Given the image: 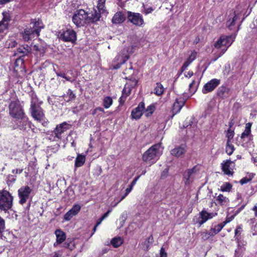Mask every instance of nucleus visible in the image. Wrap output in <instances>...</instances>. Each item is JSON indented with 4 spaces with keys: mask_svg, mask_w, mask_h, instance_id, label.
<instances>
[{
    "mask_svg": "<svg viewBox=\"0 0 257 257\" xmlns=\"http://www.w3.org/2000/svg\"><path fill=\"white\" fill-rule=\"evenodd\" d=\"M43 28L44 25L41 21L38 20L31 23L30 27L26 28L21 33L23 40L28 42L39 37L41 29Z\"/></svg>",
    "mask_w": 257,
    "mask_h": 257,
    "instance_id": "nucleus-1",
    "label": "nucleus"
},
{
    "mask_svg": "<svg viewBox=\"0 0 257 257\" xmlns=\"http://www.w3.org/2000/svg\"><path fill=\"white\" fill-rule=\"evenodd\" d=\"M160 149L161 144L153 145L143 154L142 160L146 162L158 160L162 154Z\"/></svg>",
    "mask_w": 257,
    "mask_h": 257,
    "instance_id": "nucleus-2",
    "label": "nucleus"
},
{
    "mask_svg": "<svg viewBox=\"0 0 257 257\" xmlns=\"http://www.w3.org/2000/svg\"><path fill=\"white\" fill-rule=\"evenodd\" d=\"M13 197L7 190L0 191V210L7 212L13 206Z\"/></svg>",
    "mask_w": 257,
    "mask_h": 257,
    "instance_id": "nucleus-3",
    "label": "nucleus"
},
{
    "mask_svg": "<svg viewBox=\"0 0 257 257\" xmlns=\"http://www.w3.org/2000/svg\"><path fill=\"white\" fill-rule=\"evenodd\" d=\"M9 114L16 119L26 115L22 106L19 102L12 101L9 106Z\"/></svg>",
    "mask_w": 257,
    "mask_h": 257,
    "instance_id": "nucleus-4",
    "label": "nucleus"
},
{
    "mask_svg": "<svg viewBox=\"0 0 257 257\" xmlns=\"http://www.w3.org/2000/svg\"><path fill=\"white\" fill-rule=\"evenodd\" d=\"M87 12L80 9L75 11L72 17V21L77 27H80L87 23Z\"/></svg>",
    "mask_w": 257,
    "mask_h": 257,
    "instance_id": "nucleus-5",
    "label": "nucleus"
},
{
    "mask_svg": "<svg viewBox=\"0 0 257 257\" xmlns=\"http://www.w3.org/2000/svg\"><path fill=\"white\" fill-rule=\"evenodd\" d=\"M127 52L123 49L114 59L111 67L113 69H117L123 64L129 58Z\"/></svg>",
    "mask_w": 257,
    "mask_h": 257,
    "instance_id": "nucleus-6",
    "label": "nucleus"
},
{
    "mask_svg": "<svg viewBox=\"0 0 257 257\" xmlns=\"http://www.w3.org/2000/svg\"><path fill=\"white\" fill-rule=\"evenodd\" d=\"M127 18L128 21L136 26L142 27L144 25L143 16L140 13L127 11Z\"/></svg>",
    "mask_w": 257,
    "mask_h": 257,
    "instance_id": "nucleus-7",
    "label": "nucleus"
},
{
    "mask_svg": "<svg viewBox=\"0 0 257 257\" xmlns=\"http://www.w3.org/2000/svg\"><path fill=\"white\" fill-rule=\"evenodd\" d=\"M235 36H221L219 39L214 43V46L217 49L220 48L222 46L228 48L234 41Z\"/></svg>",
    "mask_w": 257,
    "mask_h": 257,
    "instance_id": "nucleus-8",
    "label": "nucleus"
},
{
    "mask_svg": "<svg viewBox=\"0 0 257 257\" xmlns=\"http://www.w3.org/2000/svg\"><path fill=\"white\" fill-rule=\"evenodd\" d=\"M71 126V124L65 121L57 125L52 132V136L54 137L53 140H55L56 138L61 139L62 138V134L69 130Z\"/></svg>",
    "mask_w": 257,
    "mask_h": 257,
    "instance_id": "nucleus-9",
    "label": "nucleus"
},
{
    "mask_svg": "<svg viewBox=\"0 0 257 257\" xmlns=\"http://www.w3.org/2000/svg\"><path fill=\"white\" fill-rule=\"evenodd\" d=\"M59 34V38L64 42L74 43L76 40V34L72 29H67Z\"/></svg>",
    "mask_w": 257,
    "mask_h": 257,
    "instance_id": "nucleus-10",
    "label": "nucleus"
},
{
    "mask_svg": "<svg viewBox=\"0 0 257 257\" xmlns=\"http://www.w3.org/2000/svg\"><path fill=\"white\" fill-rule=\"evenodd\" d=\"M32 189L28 186H23L18 190L19 203L23 205L29 199Z\"/></svg>",
    "mask_w": 257,
    "mask_h": 257,
    "instance_id": "nucleus-11",
    "label": "nucleus"
},
{
    "mask_svg": "<svg viewBox=\"0 0 257 257\" xmlns=\"http://www.w3.org/2000/svg\"><path fill=\"white\" fill-rule=\"evenodd\" d=\"M30 112L33 117L38 121H42L45 118L43 109L39 105L30 107Z\"/></svg>",
    "mask_w": 257,
    "mask_h": 257,
    "instance_id": "nucleus-12",
    "label": "nucleus"
},
{
    "mask_svg": "<svg viewBox=\"0 0 257 257\" xmlns=\"http://www.w3.org/2000/svg\"><path fill=\"white\" fill-rule=\"evenodd\" d=\"M220 80L214 78L206 83L203 86L202 91L204 94L213 91L219 85Z\"/></svg>",
    "mask_w": 257,
    "mask_h": 257,
    "instance_id": "nucleus-13",
    "label": "nucleus"
},
{
    "mask_svg": "<svg viewBox=\"0 0 257 257\" xmlns=\"http://www.w3.org/2000/svg\"><path fill=\"white\" fill-rule=\"evenodd\" d=\"M216 215V213H208L205 209H203L199 213V217L198 218L197 223L199 224L200 226H201L208 219L212 218Z\"/></svg>",
    "mask_w": 257,
    "mask_h": 257,
    "instance_id": "nucleus-14",
    "label": "nucleus"
},
{
    "mask_svg": "<svg viewBox=\"0 0 257 257\" xmlns=\"http://www.w3.org/2000/svg\"><path fill=\"white\" fill-rule=\"evenodd\" d=\"M81 207L79 205H75L70 209L64 216V219L66 221H69L75 215L79 212Z\"/></svg>",
    "mask_w": 257,
    "mask_h": 257,
    "instance_id": "nucleus-15",
    "label": "nucleus"
},
{
    "mask_svg": "<svg viewBox=\"0 0 257 257\" xmlns=\"http://www.w3.org/2000/svg\"><path fill=\"white\" fill-rule=\"evenodd\" d=\"M100 13L101 11L98 10L97 12L95 9H93L91 13L87 12V23L98 21L101 17Z\"/></svg>",
    "mask_w": 257,
    "mask_h": 257,
    "instance_id": "nucleus-16",
    "label": "nucleus"
},
{
    "mask_svg": "<svg viewBox=\"0 0 257 257\" xmlns=\"http://www.w3.org/2000/svg\"><path fill=\"white\" fill-rule=\"evenodd\" d=\"M233 163V162L230 160H226L221 164V169L225 174L228 176L233 175V169L230 167L231 165Z\"/></svg>",
    "mask_w": 257,
    "mask_h": 257,
    "instance_id": "nucleus-17",
    "label": "nucleus"
},
{
    "mask_svg": "<svg viewBox=\"0 0 257 257\" xmlns=\"http://www.w3.org/2000/svg\"><path fill=\"white\" fill-rule=\"evenodd\" d=\"M145 109V103L141 102L138 106L134 109L132 111V116L133 118L138 119L141 117L143 114V111Z\"/></svg>",
    "mask_w": 257,
    "mask_h": 257,
    "instance_id": "nucleus-18",
    "label": "nucleus"
},
{
    "mask_svg": "<svg viewBox=\"0 0 257 257\" xmlns=\"http://www.w3.org/2000/svg\"><path fill=\"white\" fill-rule=\"evenodd\" d=\"M230 94V88L223 85L219 87L217 91V96L223 99L228 97Z\"/></svg>",
    "mask_w": 257,
    "mask_h": 257,
    "instance_id": "nucleus-19",
    "label": "nucleus"
},
{
    "mask_svg": "<svg viewBox=\"0 0 257 257\" xmlns=\"http://www.w3.org/2000/svg\"><path fill=\"white\" fill-rule=\"evenodd\" d=\"M186 152V146L185 145L176 147L174 149L171 150V154L176 157L179 158L182 156Z\"/></svg>",
    "mask_w": 257,
    "mask_h": 257,
    "instance_id": "nucleus-20",
    "label": "nucleus"
},
{
    "mask_svg": "<svg viewBox=\"0 0 257 257\" xmlns=\"http://www.w3.org/2000/svg\"><path fill=\"white\" fill-rule=\"evenodd\" d=\"M15 122L18 128L21 130H25L26 126L29 124L28 118L24 115L21 118L16 119Z\"/></svg>",
    "mask_w": 257,
    "mask_h": 257,
    "instance_id": "nucleus-21",
    "label": "nucleus"
},
{
    "mask_svg": "<svg viewBox=\"0 0 257 257\" xmlns=\"http://www.w3.org/2000/svg\"><path fill=\"white\" fill-rule=\"evenodd\" d=\"M138 83V80H137L136 79H134L132 81V84H129L127 83L125 85L122 91V95H124L126 97H127L128 95H130L132 89V88L135 87Z\"/></svg>",
    "mask_w": 257,
    "mask_h": 257,
    "instance_id": "nucleus-22",
    "label": "nucleus"
},
{
    "mask_svg": "<svg viewBox=\"0 0 257 257\" xmlns=\"http://www.w3.org/2000/svg\"><path fill=\"white\" fill-rule=\"evenodd\" d=\"M125 19L126 17L122 12H118L113 16L111 22L114 24H119L122 23Z\"/></svg>",
    "mask_w": 257,
    "mask_h": 257,
    "instance_id": "nucleus-23",
    "label": "nucleus"
},
{
    "mask_svg": "<svg viewBox=\"0 0 257 257\" xmlns=\"http://www.w3.org/2000/svg\"><path fill=\"white\" fill-rule=\"evenodd\" d=\"M185 103L183 99H176L175 102L174 103L172 112L173 113L172 117L176 113L180 112L182 107L184 106Z\"/></svg>",
    "mask_w": 257,
    "mask_h": 257,
    "instance_id": "nucleus-24",
    "label": "nucleus"
},
{
    "mask_svg": "<svg viewBox=\"0 0 257 257\" xmlns=\"http://www.w3.org/2000/svg\"><path fill=\"white\" fill-rule=\"evenodd\" d=\"M28 54V51L25 50V47L20 46L17 49V50L14 53V56H18L19 57L16 62L21 61L23 62V58Z\"/></svg>",
    "mask_w": 257,
    "mask_h": 257,
    "instance_id": "nucleus-25",
    "label": "nucleus"
},
{
    "mask_svg": "<svg viewBox=\"0 0 257 257\" xmlns=\"http://www.w3.org/2000/svg\"><path fill=\"white\" fill-rule=\"evenodd\" d=\"M229 19L226 22L227 27L230 30H232V27L235 24V22L238 18V15L235 14V11L233 12L229 16Z\"/></svg>",
    "mask_w": 257,
    "mask_h": 257,
    "instance_id": "nucleus-26",
    "label": "nucleus"
},
{
    "mask_svg": "<svg viewBox=\"0 0 257 257\" xmlns=\"http://www.w3.org/2000/svg\"><path fill=\"white\" fill-rule=\"evenodd\" d=\"M55 233L56 236V242L57 244H60L65 240L66 234L61 229H56Z\"/></svg>",
    "mask_w": 257,
    "mask_h": 257,
    "instance_id": "nucleus-27",
    "label": "nucleus"
},
{
    "mask_svg": "<svg viewBox=\"0 0 257 257\" xmlns=\"http://www.w3.org/2000/svg\"><path fill=\"white\" fill-rule=\"evenodd\" d=\"M227 221H224L221 223L218 224L217 225H215L214 227L211 228L209 231L210 234L212 236H214L217 233H218L224 226V225L227 223Z\"/></svg>",
    "mask_w": 257,
    "mask_h": 257,
    "instance_id": "nucleus-28",
    "label": "nucleus"
},
{
    "mask_svg": "<svg viewBox=\"0 0 257 257\" xmlns=\"http://www.w3.org/2000/svg\"><path fill=\"white\" fill-rule=\"evenodd\" d=\"M154 238L152 235L148 237L144 242L142 243V247L144 250H148L151 244L153 243Z\"/></svg>",
    "mask_w": 257,
    "mask_h": 257,
    "instance_id": "nucleus-29",
    "label": "nucleus"
},
{
    "mask_svg": "<svg viewBox=\"0 0 257 257\" xmlns=\"http://www.w3.org/2000/svg\"><path fill=\"white\" fill-rule=\"evenodd\" d=\"M251 123L250 122H248L246 124L245 130H244L243 132L241 135V139H244L248 137L249 135L251 134Z\"/></svg>",
    "mask_w": 257,
    "mask_h": 257,
    "instance_id": "nucleus-30",
    "label": "nucleus"
},
{
    "mask_svg": "<svg viewBox=\"0 0 257 257\" xmlns=\"http://www.w3.org/2000/svg\"><path fill=\"white\" fill-rule=\"evenodd\" d=\"M85 157L84 155H78L75 161V166L76 167L82 166L85 163Z\"/></svg>",
    "mask_w": 257,
    "mask_h": 257,
    "instance_id": "nucleus-31",
    "label": "nucleus"
},
{
    "mask_svg": "<svg viewBox=\"0 0 257 257\" xmlns=\"http://www.w3.org/2000/svg\"><path fill=\"white\" fill-rule=\"evenodd\" d=\"M195 172V168H193L185 172L183 175L184 178L186 180L185 184H189L190 182V179Z\"/></svg>",
    "mask_w": 257,
    "mask_h": 257,
    "instance_id": "nucleus-32",
    "label": "nucleus"
},
{
    "mask_svg": "<svg viewBox=\"0 0 257 257\" xmlns=\"http://www.w3.org/2000/svg\"><path fill=\"white\" fill-rule=\"evenodd\" d=\"M216 201L221 205H227L229 202L228 198L224 196L222 194H219L216 198Z\"/></svg>",
    "mask_w": 257,
    "mask_h": 257,
    "instance_id": "nucleus-33",
    "label": "nucleus"
},
{
    "mask_svg": "<svg viewBox=\"0 0 257 257\" xmlns=\"http://www.w3.org/2000/svg\"><path fill=\"white\" fill-rule=\"evenodd\" d=\"M30 96H31V107H33L36 105H39V104H40L41 102H39V99L37 97V95L36 93L32 91L30 93Z\"/></svg>",
    "mask_w": 257,
    "mask_h": 257,
    "instance_id": "nucleus-34",
    "label": "nucleus"
},
{
    "mask_svg": "<svg viewBox=\"0 0 257 257\" xmlns=\"http://www.w3.org/2000/svg\"><path fill=\"white\" fill-rule=\"evenodd\" d=\"M6 229L5 220L0 216V239L6 238L4 235V232Z\"/></svg>",
    "mask_w": 257,
    "mask_h": 257,
    "instance_id": "nucleus-35",
    "label": "nucleus"
},
{
    "mask_svg": "<svg viewBox=\"0 0 257 257\" xmlns=\"http://www.w3.org/2000/svg\"><path fill=\"white\" fill-rule=\"evenodd\" d=\"M122 243V240L120 237H114L111 240V244L114 247L119 246Z\"/></svg>",
    "mask_w": 257,
    "mask_h": 257,
    "instance_id": "nucleus-36",
    "label": "nucleus"
},
{
    "mask_svg": "<svg viewBox=\"0 0 257 257\" xmlns=\"http://www.w3.org/2000/svg\"><path fill=\"white\" fill-rule=\"evenodd\" d=\"M242 232V228L240 226H238L235 230V239L237 240V243H238V245H240V242L239 241V239H241V233Z\"/></svg>",
    "mask_w": 257,
    "mask_h": 257,
    "instance_id": "nucleus-37",
    "label": "nucleus"
},
{
    "mask_svg": "<svg viewBox=\"0 0 257 257\" xmlns=\"http://www.w3.org/2000/svg\"><path fill=\"white\" fill-rule=\"evenodd\" d=\"M155 93L157 95L159 96L162 94L164 92V88L163 85L160 83H157L155 88Z\"/></svg>",
    "mask_w": 257,
    "mask_h": 257,
    "instance_id": "nucleus-38",
    "label": "nucleus"
},
{
    "mask_svg": "<svg viewBox=\"0 0 257 257\" xmlns=\"http://www.w3.org/2000/svg\"><path fill=\"white\" fill-rule=\"evenodd\" d=\"M225 150L226 153L228 155H231L234 151V147L233 145L231 144L229 141H227Z\"/></svg>",
    "mask_w": 257,
    "mask_h": 257,
    "instance_id": "nucleus-39",
    "label": "nucleus"
},
{
    "mask_svg": "<svg viewBox=\"0 0 257 257\" xmlns=\"http://www.w3.org/2000/svg\"><path fill=\"white\" fill-rule=\"evenodd\" d=\"M112 99L109 96L104 97L103 101V106L105 108H109L112 104Z\"/></svg>",
    "mask_w": 257,
    "mask_h": 257,
    "instance_id": "nucleus-40",
    "label": "nucleus"
},
{
    "mask_svg": "<svg viewBox=\"0 0 257 257\" xmlns=\"http://www.w3.org/2000/svg\"><path fill=\"white\" fill-rule=\"evenodd\" d=\"M253 177H254V174L252 173H250L248 175V177H245L242 178L240 180L239 183L241 185L246 184V183L249 182L250 181H251V180L253 179Z\"/></svg>",
    "mask_w": 257,
    "mask_h": 257,
    "instance_id": "nucleus-41",
    "label": "nucleus"
},
{
    "mask_svg": "<svg viewBox=\"0 0 257 257\" xmlns=\"http://www.w3.org/2000/svg\"><path fill=\"white\" fill-rule=\"evenodd\" d=\"M232 185L228 183L225 182L220 187V190L222 192H229L232 188Z\"/></svg>",
    "mask_w": 257,
    "mask_h": 257,
    "instance_id": "nucleus-42",
    "label": "nucleus"
},
{
    "mask_svg": "<svg viewBox=\"0 0 257 257\" xmlns=\"http://www.w3.org/2000/svg\"><path fill=\"white\" fill-rule=\"evenodd\" d=\"M3 18L1 21L4 23H8L11 20V18L9 12L5 11L3 13Z\"/></svg>",
    "mask_w": 257,
    "mask_h": 257,
    "instance_id": "nucleus-43",
    "label": "nucleus"
},
{
    "mask_svg": "<svg viewBox=\"0 0 257 257\" xmlns=\"http://www.w3.org/2000/svg\"><path fill=\"white\" fill-rule=\"evenodd\" d=\"M140 176H138L135 177V178L131 182V184L129 186V187L125 189V191H126V193H130V192L132 191L134 186L136 184L137 181L139 180Z\"/></svg>",
    "mask_w": 257,
    "mask_h": 257,
    "instance_id": "nucleus-44",
    "label": "nucleus"
},
{
    "mask_svg": "<svg viewBox=\"0 0 257 257\" xmlns=\"http://www.w3.org/2000/svg\"><path fill=\"white\" fill-rule=\"evenodd\" d=\"M9 23L0 21V33H3L6 30L9 28Z\"/></svg>",
    "mask_w": 257,
    "mask_h": 257,
    "instance_id": "nucleus-45",
    "label": "nucleus"
},
{
    "mask_svg": "<svg viewBox=\"0 0 257 257\" xmlns=\"http://www.w3.org/2000/svg\"><path fill=\"white\" fill-rule=\"evenodd\" d=\"M67 95L68 96V98L67 100H66V101H67V102L72 100L76 97L75 94L73 93L72 90L70 89H69L68 90Z\"/></svg>",
    "mask_w": 257,
    "mask_h": 257,
    "instance_id": "nucleus-46",
    "label": "nucleus"
},
{
    "mask_svg": "<svg viewBox=\"0 0 257 257\" xmlns=\"http://www.w3.org/2000/svg\"><path fill=\"white\" fill-rule=\"evenodd\" d=\"M106 0H98L97 9L98 10L104 11L103 8L104 7V4Z\"/></svg>",
    "mask_w": 257,
    "mask_h": 257,
    "instance_id": "nucleus-47",
    "label": "nucleus"
},
{
    "mask_svg": "<svg viewBox=\"0 0 257 257\" xmlns=\"http://www.w3.org/2000/svg\"><path fill=\"white\" fill-rule=\"evenodd\" d=\"M234 131L231 130L230 128H229L227 130V134H226V137L227 138V141H229L230 142L231 140L233 138L234 136Z\"/></svg>",
    "mask_w": 257,
    "mask_h": 257,
    "instance_id": "nucleus-48",
    "label": "nucleus"
},
{
    "mask_svg": "<svg viewBox=\"0 0 257 257\" xmlns=\"http://www.w3.org/2000/svg\"><path fill=\"white\" fill-rule=\"evenodd\" d=\"M195 81L193 80L189 85V90L193 93H194L197 89V86H195Z\"/></svg>",
    "mask_w": 257,
    "mask_h": 257,
    "instance_id": "nucleus-49",
    "label": "nucleus"
},
{
    "mask_svg": "<svg viewBox=\"0 0 257 257\" xmlns=\"http://www.w3.org/2000/svg\"><path fill=\"white\" fill-rule=\"evenodd\" d=\"M243 250V247H238L235 251V257H242V253Z\"/></svg>",
    "mask_w": 257,
    "mask_h": 257,
    "instance_id": "nucleus-50",
    "label": "nucleus"
},
{
    "mask_svg": "<svg viewBox=\"0 0 257 257\" xmlns=\"http://www.w3.org/2000/svg\"><path fill=\"white\" fill-rule=\"evenodd\" d=\"M190 64V63L187 60H186L183 64V65L181 67V72H183L184 71H185L187 67Z\"/></svg>",
    "mask_w": 257,
    "mask_h": 257,
    "instance_id": "nucleus-51",
    "label": "nucleus"
},
{
    "mask_svg": "<svg viewBox=\"0 0 257 257\" xmlns=\"http://www.w3.org/2000/svg\"><path fill=\"white\" fill-rule=\"evenodd\" d=\"M202 237L203 239H207L210 236H211V234H210V231L209 232H204L201 234Z\"/></svg>",
    "mask_w": 257,
    "mask_h": 257,
    "instance_id": "nucleus-52",
    "label": "nucleus"
},
{
    "mask_svg": "<svg viewBox=\"0 0 257 257\" xmlns=\"http://www.w3.org/2000/svg\"><path fill=\"white\" fill-rule=\"evenodd\" d=\"M160 257H167V253L163 247H162L160 251Z\"/></svg>",
    "mask_w": 257,
    "mask_h": 257,
    "instance_id": "nucleus-53",
    "label": "nucleus"
},
{
    "mask_svg": "<svg viewBox=\"0 0 257 257\" xmlns=\"http://www.w3.org/2000/svg\"><path fill=\"white\" fill-rule=\"evenodd\" d=\"M196 57V53H192L190 56L187 59V61H189L190 63L195 59Z\"/></svg>",
    "mask_w": 257,
    "mask_h": 257,
    "instance_id": "nucleus-54",
    "label": "nucleus"
},
{
    "mask_svg": "<svg viewBox=\"0 0 257 257\" xmlns=\"http://www.w3.org/2000/svg\"><path fill=\"white\" fill-rule=\"evenodd\" d=\"M153 11V9L152 7H149V8H144V10L143 12L145 15H148L150 13H151Z\"/></svg>",
    "mask_w": 257,
    "mask_h": 257,
    "instance_id": "nucleus-55",
    "label": "nucleus"
},
{
    "mask_svg": "<svg viewBox=\"0 0 257 257\" xmlns=\"http://www.w3.org/2000/svg\"><path fill=\"white\" fill-rule=\"evenodd\" d=\"M227 48H228L227 47L226 48H223L221 49L220 52H218L217 54V58L221 57L226 51Z\"/></svg>",
    "mask_w": 257,
    "mask_h": 257,
    "instance_id": "nucleus-56",
    "label": "nucleus"
},
{
    "mask_svg": "<svg viewBox=\"0 0 257 257\" xmlns=\"http://www.w3.org/2000/svg\"><path fill=\"white\" fill-rule=\"evenodd\" d=\"M227 48H228L227 47L226 48H223L221 49L220 52H218L217 54V58L221 57L226 51Z\"/></svg>",
    "mask_w": 257,
    "mask_h": 257,
    "instance_id": "nucleus-57",
    "label": "nucleus"
},
{
    "mask_svg": "<svg viewBox=\"0 0 257 257\" xmlns=\"http://www.w3.org/2000/svg\"><path fill=\"white\" fill-rule=\"evenodd\" d=\"M127 97H126L124 95H121V97L119 98V101L120 105H122L124 102H125L126 98Z\"/></svg>",
    "mask_w": 257,
    "mask_h": 257,
    "instance_id": "nucleus-58",
    "label": "nucleus"
},
{
    "mask_svg": "<svg viewBox=\"0 0 257 257\" xmlns=\"http://www.w3.org/2000/svg\"><path fill=\"white\" fill-rule=\"evenodd\" d=\"M8 181L10 182L11 183H13L16 181V177L13 175H9L8 177Z\"/></svg>",
    "mask_w": 257,
    "mask_h": 257,
    "instance_id": "nucleus-59",
    "label": "nucleus"
},
{
    "mask_svg": "<svg viewBox=\"0 0 257 257\" xmlns=\"http://www.w3.org/2000/svg\"><path fill=\"white\" fill-rule=\"evenodd\" d=\"M112 209H109L105 213H104L102 216H101V220H104L105 218H106L109 214V213L111 212Z\"/></svg>",
    "mask_w": 257,
    "mask_h": 257,
    "instance_id": "nucleus-60",
    "label": "nucleus"
},
{
    "mask_svg": "<svg viewBox=\"0 0 257 257\" xmlns=\"http://www.w3.org/2000/svg\"><path fill=\"white\" fill-rule=\"evenodd\" d=\"M154 109V106L152 105H150L147 107V111H149L150 113L152 114L153 112Z\"/></svg>",
    "mask_w": 257,
    "mask_h": 257,
    "instance_id": "nucleus-61",
    "label": "nucleus"
},
{
    "mask_svg": "<svg viewBox=\"0 0 257 257\" xmlns=\"http://www.w3.org/2000/svg\"><path fill=\"white\" fill-rule=\"evenodd\" d=\"M21 46L23 47H25V50L26 51L27 50V51H28V54L31 53L32 49H31V47L29 46L28 45L26 44V45H22Z\"/></svg>",
    "mask_w": 257,
    "mask_h": 257,
    "instance_id": "nucleus-62",
    "label": "nucleus"
},
{
    "mask_svg": "<svg viewBox=\"0 0 257 257\" xmlns=\"http://www.w3.org/2000/svg\"><path fill=\"white\" fill-rule=\"evenodd\" d=\"M245 204L242 205L235 212V214H238L239 212L241 211L245 207Z\"/></svg>",
    "mask_w": 257,
    "mask_h": 257,
    "instance_id": "nucleus-63",
    "label": "nucleus"
},
{
    "mask_svg": "<svg viewBox=\"0 0 257 257\" xmlns=\"http://www.w3.org/2000/svg\"><path fill=\"white\" fill-rule=\"evenodd\" d=\"M56 75L58 76H60V77H63L64 78V77H65V76H66V74L65 73H62V72H56Z\"/></svg>",
    "mask_w": 257,
    "mask_h": 257,
    "instance_id": "nucleus-64",
    "label": "nucleus"
}]
</instances>
